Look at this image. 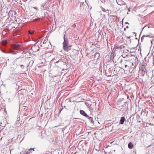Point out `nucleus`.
I'll return each mask as SVG.
<instances>
[{
  "label": "nucleus",
  "mask_w": 154,
  "mask_h": 154,
  "mask_svg": "<svg viewBox=\"0 0 154 154\" xmlns=\"http://www.w3.org/2000/svg\"><path fill=\"white\" fill-rule=\"evenodd\" d=\"M58 66H63L66 64V61L63 59H60V61H57Z\"/></svg>",
  "instance_id": "3"
},
{
  "label": "nucleus",
  "mask_w": 154,
  "mask_h": 154,
  "mask_svg": "<svg viewBox=\"0 0 154 154\" xmlns=\"http://www.w3.org/2000/svg\"><path fill=\"white\" fill-rule=\"evenodd\" d=\"M122 62V60H121V61H120V62Z\"/></svg>",
  "instance_id": "37"
},
{
  "label": "nucleus",
  "mask_w": 154,
  "mask_h": 154,
  "mask_svg": "<svg viewBox=\"0 0 154 154\" xmlns=\"http://www.w3.org/2000/svg\"><path fill=\"white\" fill-rule=\"evenodd\" d=\"M115 52L113 51H112V52L110 54V60H112L113 62H114L113 59H114V57L116 56L115 55Z\"/></svg>",
  "instance_id": "6"
},
{
  "label": "nucleus",
  "mask_w": 154,
  "mask_h": 154,
  "mask_svg": "<svg viewBox=\"0 0 154 154\" xmlns=\"http://www.w3.org/2000/svg\"><path fill=\"white\" fill-rule=\"evenodd\" d=\"M128 23V24H129V23Z\"/></svg>",
  "instance_id": "43"
},
{
  "label": "nucleus",
  "mask_w": 154,
  "mask_h": 154,
  "mask_svg": "<svg viewBox=\"0 0 154 154\" xmlns=\"http://www.w3.org/2000/svg\"><path fill=\"white\" fill-rule=\"evenodd\" d=\"M21 45L17 43L13 44L12 45V48L15 50L19 49Z\"/></svg>",
  "instance_id": "5"
},
{
  "label": "nucleus",
  "mask_w": 154,
  "mask_h": 154,
  "mask_svg": "<svg viewBox=\"0 0 154 154\" xmlns=\"http://www.w3.org/2000/svg\"><path fill=\"white\" fill-rule=\"evenodd\" d=\"M17 121H20V116H19V117L17 118Z\"/></svg>",
  "instance_id": "21"
},
{
  "label": "nucleus",
  "mask_w": 154,
  "mask_h": 154,
  "mask_svg": "<svg viewBox=\"0 0 154 154\" xmlns=\"http://www.w3.org/2000/svg\"><path fill=\"white\" fill-rule=\"evenodd\" d=\"M128 23V24H129V23Z\"/></svg>",
  "instance_id": "44"
},
{
  "label": "nucleus",
  "mask_w": 154,
  "mask_h": 154,
  "mask_svg": "<svg viewBox=\"0 0 154 154\" xmlns=\"http://www.w3.org/2000/svg\"><path fill=\"white\" fill-rule=\"evenodd\" d=\"M60 59H62L61 58H60L58 57H54V58H53L52 59L51 61H52L54 60H55L56 61V62L54 63H55V64L56 65H57V61L58 62V61H60Z\"/></svg>",
  "instance_id": "7"
},
{
  "label": "nucleus",
  "mask_w": 154,
  "mask_h": 154,
  "mask_svg": "<svg viewBox=\"0 0 154 154\" xmlns=\"http://www.w3.org/2000/svg\"><path fill=\"white\" fill-rule=\"evenodd\" d=\"M7 43V41L6 40H3L2 42V44L3 45H5Z\"/></svg>",
  "instance_id": "18"
},
{
  "label": "nucleus",
  "mask_w": 154,
  "mask_h": 154,
  "mask_svg": "<svg viewBox=\"0 0 154 154\" xmlns=\"http://www.w3.org/2000/svg\"><path fill=\"white\" fill-rule=\"evenodd\" d=\"M32 149V150L33 151H34V148H33V149Z\"/></svg>",
  "instance_id": "30"
},
{
  "label": "nucleus",
  "mask_w": 154,
  "mask_h": 154,
  "mask_svg": "<svg viewBox=\"0 0 154 154\" xmlns=\"http://www.w3.org/2000/svg\"><path fill=\"white\" fill-rule=\"evenodd\" d=\"M48 8V6L46 3L42 5L41 7V9L43 10H47Z\"/></svg>",
  "instance_id": "9"
},
{
  "label": "nucleus",
  "mask_w": 154,
  "mask_h": 154,
  "mask_svg": "<svg viewBox=\"0 0 154 154\" xmlns=\"http://www.w3.org/2000/svg\"><path fill=\"white\" fill-rule=\"evenodd\" d=\"M32 149L31 148L29 149L27 151L25 152L23 154H30L31 152H32Z\"/></svg>",
  "instance_id": "16"
},
{
  "label": "nucleus",
  "mask_w": 154,
  "mask_h": 154,
  "mask_svg": "<svg viewBox=\"0 0 154 154\" xmlns=\"http://www.w3.org/2000/svg\"><path fill=\"white\" fill-rule=\"evenodd\" d=\"M128 27H128V26H126V28H128Z\"/></svg>",
  "instance_id": "32"
},
{
  "label": "nucleus",
  "mask_w": 154,
  "mask_h": 154,
  "mask_svg": "<svg viewBox=\"0 0 154 154\" xmlns=\"http://www.w3.org/2000/svg\"><path fill=\"white\" fill-rule=\"evenodd\" d=\"M1 51L2 52H3V53H7L6 52H5V51H4L3 50H2V49L1 50Z\"/></svg>",
  "instance_id": "24"
},
{
  "label": "nucleus",
  "mask_w": 154,
  "mask_h": 154,
  "mask_svg": "<svg viewBox=\"0 0 154 154\" xmlns=\"http://www.w3.org/2000/svg\"><path fill=\"white\" fill-rule=\"evenodd\" d=\"M95 56L98 55V56H99L100 55V54L99 53H95Z\"/></svg>",
  "instance_id": "22"
},
{
  "label": "nucleus",
  "mask_w": 154,
  "mask_h": 154,
  "mask_svg": "<svg viewBox=\"0 0 154 154\" xmlns=\"http://www.w3.org/2000/svg\"><path fill=\"white\" fill-rule=\"evenodd\" d=\"M140 70L141 71L142 75L144 76L147 71L145 65H141L140 66Z\"/></svg>",
  "instance_id": "2"
},
{
  "label": "nucleus",
  "mask_w": 154,
  "mask_h": 154,
  "mask_svg": "<svg viewBox=\"0 0 154 154\" xmlns=\"http://www.w3.org/2000/svg\"><path fill=\"white\" fill-rule=\"evenodd\" d=\"M152 36L151 35H143L141 38V41L142 42H143V40L146 37H149V38H152Z\"/></svg>",
  "instance_id": "12"
},
{
  "label": "nucleus",
  "mask_w": 154,
  "mask_h": 154,
  "mask_svg": "<svg viewBox=\"0 0 154 154\" xmlns=\"http://www.w3.org/2000/svg\"><path fill=\"white\" fill-rule=\"evenodd\" d=\"M128 146L129 149H132L134 147V145L131 142H130L128 144Z\"/></svg>",
  "instance_id": "13"
},
{
  "label": "nucleus",
  "mask_w": 154,
  "mask_h": 154,
  "mask_svg": "<svg viewBox=\"0 0 154 154\" xmlns=\"http://www.w3.org/2000/svg\"><path fill=\"white\" fill-rule=\"evenodd\" d=\"M74 119H77V120H76V121H78L79 120H80V119H79V118H75Z\"/></svg>",
  "instance_id": "25"
},
{
  "label": "nucleus",
  "mask_w": 154,
  "mask_h": 154,
  "mask_svg": "<svg viewBox=\"0 0 154 154\" xmlns=\"http://www.w3.org/2000/svg\"><path fill=\"white\" fill-rule=\"evenodd\" d=\"M33 32H31L29 31V34H32Z\"/></svg>",
  "instance_id": "23"
},
{
  "label": "nucleus",
  "mask_w": 154,
  "mask_h": 154,
  "mask_svg": "<svg viewBox=\"0 0 154 154\" xmlns=\"http://www.w3.org/2000/svg\"><path fill=\"white\" fill-rule=\"evenodd\" d=\"M119 49H116V51H118Z\"/></svg>",
  "instance_id": "35"
},
{
  "label": "nucleus",
  "mask_w": 154,
  "mask_h": 154,
  "mask_svg": "<svg viewBox=\"0 0 154 154\" xmlns=\"http://www.w3.org/2000/svg\"><path fill=\"white\" fill-rule=\"evenodd\" d=\"M121 111H122L123 112H124L125 113L126 112V109H121V110L120 111L119 113H121Z\"/></svg>",
  "instance_id": "19"
},
{
  "label": "nucleus",
  "mask_w": 154,
  "mask_h": 154,
  "mask_svg": "<svg viewBox=\"0 0 154 154\" xmlns=\"http://www.w3.org/2000/svg\"><path fill=\"white\" fill-rule=\"evenodd\" d=\"M80 114L82 116H88L85 112L83 110H80L79 111Z\"/></svg>",
  "instance_id": "14"
},
{
  "label": "nucleus",
  "mask_w": 154,
  "mask_h": 154,
  "mask_svg": "<svg viewBox=\"0 0 154 154\" xmlns=\"http://www.w3.org/2000/svg\"><path fill=\"white\" fill-rule=\"evenodd\" d=\"M16 53H17V52H16L14 53V54H16Z\"/></svg>",
  "instance_id": "33"
},
{
  "label": "nucleus",
  "mask_w": 154,
  "mask_h": 154,
  "mask_svg": "<svg viewBox=\"0 0 154 154\" xmlns=\"http://www.w3.org/2000/svg\"><path fill=\"white\" fill-rule=\"evenodd\" d=\"M39 47L38 45H34L31 48L30 50H32L33 52H35L36 51H38L39 49L38 48Z\"/></svg>",
  "instance_id": "4"
},
{
  "label": "nucleus",
  "mask_w": 154,
  "mask_h": 154,
  "mask_svg": "<svg viewBox=\"0 0 154 154\" xmlns=\"http://www.w3.org/2000/svg\"><path fill=\"white\" fill-rule=\"evenodd\" d=\"M102 10L104 12H105L106 11V10L105 9H104L103 8H102Z\"/></svg>",
  "instance_id": "28"
},
{
  "label": "nucleus",
  "mask_w": 154,
  "mask_h": 154,
  "mask_svg": "<svg viewBox=\"0 0 154 154\" xmlns=\"http://www.w3.org/2000/svg\"><path fill=\"white\" fill-rule=\"evenodd\" d=\"M85 104L87 106V105H88V104H88L87 103H86V102L85 103Z\"/></svg>",
  "instance_id": "29"
},
{
  "label": "nucleus",
  "mask_w": 154,
  "mask_h": 154,
  "mask_svg": "<svg viewBox=\"0 0 154 154\" xmlns=\"http://www.w3.org/2000/svg\"><path fill=\"white\" fill-rule=\"evenodd\" d=\"M92 109L91 108H90V110H92Z\"/></svg>",
  "instance_id": "31"
},
{
  "label": "nucleus",
  "mask_w": 154,
  "mask_h": 154,
  "mask_svg": "<svg viewBox=\"0 0 154 154\" xmlns=\"http://www.w3.org/2000/svg\"><path fill=\"white\" fill-rule=\"evenodd\" d=\"M147 26L148 27V28H150V26H149V25H146V26H145L143 28V29L142 30V31Z\"/></svg>",
  "instance_id": "20"
},
{
  "label": "nucleus",
  "mask_w": 154,
  "mask_h": 154,
  "mask_svg": "<svg viewBox=\"0 0 154 154\" xmlns=\"http://www.w3.org/2000/svg\"><path fill=\"white\" fill-rule=\"evenodd\" d=\"M85 117H87L90 120V121H91V122L93 124L94 122V120L93 119V118L90 117V116H85Z\"/></svg>",
  "instance_id": "15"
},
{
  "label": "nucleus",
  "mask_w": 154,
  "mask_h": 154,
  "mask_svg": "<svg viewBox=\"0 0 154 154\" xmlns=\"http://www.w3.org/2000/svg\"><path fill=\"white\" fill-rule=\"evenodd\" d=\"M65 35H64L63 39L64 41L63 43V49L65 51H68L70 50L69 40L67 38H65Z\"/></svg>",
  "instance_id": "1"
},
{
  "label": "nucleus",
  "mask_w": 154,
  "mask_h": 154,
  "mask_svg": "<svg viewBox=\"0 0 154 154\" xmlns=\"http://www.w3.org/2000/svg\"><path fill=\"white\" fill-rule=\"evenodd\" d=\"M1 130H0V133H1Z\"/></svg>",
  "instance_id": "41"
},
{
  "label": "nucleus",
  "mask_w": 154,
  "mask_h": 154,
  "mask_svg": "<svg viewBox=\"0 0 154 154\" xmlns=\"http://www.w3.org/2000/svg\"><path fill=\"white\" fill-rule=\"evenodd\" d=\"M125 120V118L124 117H122L121 118L120 121V124H124V122Z\"/></svg>",
  "instance_id": "11"
},
{
  "label": "nucleus",
  "mask_w": 154,
  "mask_h": 154,
  "mask_svg": "<svg viewBox=\"0 0 154 154\" xmlns=\"http://www.w3.org/2000/svg\"><path fill=\"white\" fill-rule=\"evenodd\" d=\"M128 56V55H126V57H127Z\"/></svg>",
  "instance_id": "39"
},
{
  "label": "nucleus",
  "mask_w": 154,
  "mask_h": 154,
  "mask_svg": "<svg viewBox=\"0 0 154 154\" xmlns=\"http://www.w3.org/2000/svg\"><path fill=\"white\" fill-rule=\"evenodd\" d=\"M125 67L126 68L128 66H131V63L129 60H126L125 61Z\"/></svg>",
  "instance_id": "10"
},
{
  "label": "nucleus",
  "mask_w": 154,
  "mask_h": 154,
  "mask_svg": "<svg viewBox=\"0 0 154 154\" xmlns=\"http://www.w3.org/2000/svg\"><path fill=\"white\" fill-rule=\"evenodd\" d=\"M1 8H3L2 7V5H1Z\"/></svg>",
  "instance_id": "36"
},
{
  "label": "nucleus",
  "mask_w": 154,
  "mask_h": 154,
  "mask_svg": "<svg viewBox=\"0 0 154 154\" xmlns=\"http://www.w3.org/2000/svg\"><path fill=\"white\" fill-rule=\"evenodd\" d=\"M128 11H130V10H129V9H128Z\"/></svg>",
  "instance_id": "34"
},
{
  "label": "nucleus",
  "mask_w": 154,
  "mask_h": 154,
  "mask_svg": "<svg viewBox=\"0 0 154 154\" xmlns=\"http://www.w3.org/2000/svg\"><path fill=\"white\" fill-rule=\"evenodd\" d=\"M20 66L21 67L22 69H23V67H24V66L23 65H20Z\"/></svg>",
  "instance_id": "27"
},
{
  "label": "nucleus",
  "mask_w": 154,
  "mask_h": 154,
  "mask_svg": "<svg viewBox=\"0 0 154 154\" xmlns=\"http://www.w3.org/2000/svg\"><path fill=\"white\" fill-rule=\"evenodd\" d=\"M116 49H119L120 50L121 49V48L120 47V46H119L117 44H115L112 51H113V52H115L116 51Z\"/></svg>",
  "instance_id": "8"
},
{
  "label": "nucleus",
  "mask_w": 154,
  "mask_h": 154,
  "mask_svg": "<svg viewBox=\"0 0 154 154\" xmlns=\"http://www.w3.org/2000/svg\"><path fill=\"white\" fill-rule=\"evenodd\" d=\"M132 64L133 66L134 65V64H133V63H132Z\"/></svg>",
  "instance_id": "38"
},
{
  "label": "nucleus",
  "mask_w": 154,
  "mask_h": 154,
  "mask_svg": "<svg viewBox=\"0 0 154 154\" xmlns=\"http://www.w3.org/2000/svg\"><path fill=\"white\" fill-rule=\"evenodd\" d=\"M128 23V24H129V23Z\"/></svg>",
  "instance_id": "42"
},
{
  "label": "nucleus",
  "mask_w": 154,
  "mask_h": 154,
  "mask_svg": "<svg viewBox=\"0 0 154 154\" xmlns=\"http://www.w3.org/2000/svg\"><path fill=\"white\" fill-rule=\"evenodd\" d=\"M20 122L21 121H16L15 124V125L17 126H19L21 124Z\"/></svg>",
  "instance_id": "17"
},
{
  "label": "nucleus",
  "mask_w": 154,
  "mask_h": 154,
  "mask_svg": "<svg viewBox=\"0 0 154 154\" xmlns=\"http://www.w3.org/2000/svg\"><path fill=\"white\" fill-rule=\"evenodd\" d=\"M46 40L45 39V40L43 42V44H45L46 43Z\"/></svg>",
  "instance_id": "26"
},
{
  "label": "nucleus",
  "mask_w": 154,
  "mask_h": 154,
  "mask_svg": "<svg viewBox=\"0 0 154 154\" xmlns=\"http://www.w3.org/2000/svg\"><path fill=\"white\" fill-rule=\"evenodd\" d=\"M124 114H122V116H123Z\"/></svg>",
  "instance_id": "40"
}]
</instances>
